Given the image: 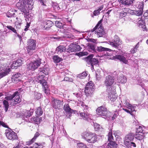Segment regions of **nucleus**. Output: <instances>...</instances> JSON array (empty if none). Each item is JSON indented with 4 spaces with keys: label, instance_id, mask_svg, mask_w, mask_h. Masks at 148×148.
Masks as SVG:
<instances>
[{
    "label": "nucleus",
    "instance_id": "obj_1",
    "mask_svg": "<svg viewBox=\"0 0 148 148\" xmlns=\"http://www.w3.org/2000/svg\"><path fill=\"white\" fill-rule=\"evenodd\" d=\"M27 2L25 0H19V1L16 4V7L22 12L25 17H27L29 14V9Z\"/></svg>",
    "mask_w": 148,
    "mask_h": 148
},
{
    "label": "nucleus",
    "instance_id": "obj_2",
    "mask_svg": "<svg viewBox=\"0 0 148 148\" xmlns=\"http://www.w3.org/2000/svg\"><path fill=\"white\" fill-rule=\"evenodd\" d=\"M19 95L18 91H16L13 95L6 96L5 99L8 101L11 105L14 106L20 102Z\"/></svg>",
    "mask_w": 148,
    "mask_h": 148
},
{
    "label": "nucleus",
    "instance_id": "obj_3",
    "mask_svg": "<svg viewBox=\"0 0 148 148\" xmlns=\"http://www.w3.org/2000/svg\"><path fill=\"white\" fill-rule=\"evenodd\" d=\"M82 138L89 143H94L97 141V136L95 133L84 132L82 135Z\"/></svg>",
    "mask_w": 148,
    "mask_h": 148
},
{
    "label": "nucleus",
    "instance_id": "obj_4",
    "mask_svg": "<svg viewBox=\"0 0 148 148\" xmlns=\"http://www.w3.org/2000/svg\"><path fill=\"white\" fill-rule=\"evenodd\" d=\"M36 41L35 40L29 39L27 41V52L29 55H32L35 52L36 48Z\"/></svg>",
    "mask_w": 148,
    "mask_h": 148
},
{
    "label": "nucleus",
    "instance_id": "obj_5",
    "mask_svg": "<svg viewBox=\"0 0 148 148\" xmlns=\"http://www.w3.org/2000/svg\"><path fill=\"white\" fill-rule=\"evenodd\" d=\"M97 114L103 117L106 118L108 117L109 112L107 108L104 106H101L97 108L96 110Z\"/></svg>",
    "mask_w": 148,
    "mask_h": 148
},
{
    "label": "nucleus",
    "instance_id": "obj_6",
    "mask_svg": "<svg viewBox=\"0 0 148 148\" xmlns=\"http://www.w3.org/2000/svg\"><path fill=\"white\" fill-rule=\"evenodd\" d=\"M128 54L127 53L124 54L120 53L119 54L118 53L117 55H116L115 56H114V59H118L120 62H122L125 64H127L128 62L126 58L128 57Z\"/></svg>",
    "mask_w": 148,
    "mask_h": 148
},
{
    "label": "nucleus",
    "instance_id": "obj_7",
    "mask_svg": "<svg viewBox=\"0 0 148 148\" xmlns=\"http://www.w3.org/2000/svg\"><path fill=\"white\" fill-rule=\"evenodd\" d=\"M108 140L109 143L108 144V148H117V144L114 140L112 132L108 134Z\"/></svg>",
    "mask_w": 148,
    "mask_h": 148
},
{
    "label": "nucleus",
    "instance_id": "obj_8",
    "mask_svg": "<svg viewBox=\"0 0 148 148\" xmlns=\"http://www.w3.org/2000/svg\"><path fill=\"white\" fill-rule=\"evenodd\" d=\"M109 42V44L112 47L116 48L122 44L121 41L119 39V37L116 35L114 36L112 41H110Z\"/></svg>",
    "mask_w": 148,
    "mask_h": 148
},
{
    "label": "nucleus",
    "instance_id": "obj_9",
    "mask_svg": "<svg viewBox=\"0 0 148 148\" xmlns=\"http://www.w3.org/2000/svg\"><path fill=\"white\" fill-rule=\"evenodd\" d=\"M114 77L112 76L108 75L106 76L104 82V84L106 87L112 86L114 82Z\"/></svg>",
    "mask_w": 148,
    "mask_h": 148
},
{
    "label": "nucleus",
    "instance_id": "obj_10",
    "mask_svg": "<svg viewBox=\"0 0 148 148\" xmlns=\"http://www.w3.org/2000/svg\"><path fill=\"white\" fill-rule=\"evenodd\" d=\"M6 135L8 139L12 140L17 139V135L14 132L8 130H6Z\"/></svg>",
    "mask_w": 148,
    "mask_h": 148
},
{
    "label": "nucleus",
    "instance_id": "obj_11",
    "mask_svg": "<svg viewBox=\"0 0 148 148\" xmlns=\"http://www.w3.org/2000/svg\"><path fill=\"white\" fill-rule=\"evenodd\" d=\"M93 56V54L89 55L88 56L86 59V60L87 63L93 66L97 64L98 63V60L95 58H92V57Z\"/></svg>",
    "mask_w": 148,
    "mask_h": 148
},
{
    "label": "nucleus",
    "instance_id": "obj_12",
    "mask_svg": "<svg viewBox=\"0 0 148 148\" xmlns=\"http://www.w3.org/2000/svg\"><path fill=\"white\" fill-rule=\"evenodd\" d=\"M131 11H132L129 8H122L119 10V18H122L123 17H125L127 15L128 13L130 12Z\"/></svg>",
    "mask_w": 148,
    "mask_h": 148
},
{
    "label": "nucleus",
    "instance_id": "obj_13",
    "mask_svg": "<svg viewBox=\"0 0 148 148\" xmlns=\"http://www.w3.org/2000/svg\"><path fill=\"white\" fill-rule=\"evenodd\" d=\"M79 113L80 116L81 117V119H83L87 121H89L92 119V115L91 114L88 113L84 111V112H80Z\"/></svg>",
    "mask_w": 148,
    "mask_h": 148
},
{
    "label": "nucleus",
    "instance_id": "obj_14",
    "mask_svg": "<svg viewBox=\"0 0 148 148\" xmlns=\"http://www.w3.org/2000/svg\"><path fill=\"white\" fill-rule=\"evenodd\" d=\"M103 51H108L110 53H107V55L109 56L111 55L113 53L112 52H115V51L103 47L102 46L97 47L96 48V53H97V52H100Z\"/></svg>",
    "mask_w": 148,
    "mask_h": 148
},
{
    "label": "nucleus",
    "instance_id": "obj_15",
    "mask_svg": "<svg viewBox=\"0 0 148 148\" xmlns=\"http://www.w3.org/2000/svg\"><path fill=\"white\" fill-rule=\"evenodd\" d=\"M23 60L22 58H20L16 61H14L11 65V68L16 69L18 67L21 65L23 63Z\"/></svg>",
    "mask_w": 148,
    "mask_h": 148
},
{
    "label": "nucleus",
    "instance_id": "obj_16",
    "mask_svg": "<svg viewBox=\"0 0 148 148\" xmlns=\"http://www.w3.org/2000/svg\"><path fill=\"white\" fill-rule=\"evenodd\" d=\"M38 75V76L37 77L38 82L41 84L42 86L45 85L47 84V82L46 80L44 79L45 77V75L43 74H42L39 73Z\"/></svg>",
    "mask_w": 148,
    "mask_h": 148
},
{
    "label": "nucleus",
    "instance_id": "obj_17",
    "mask_svg": "<svg viewBox=\"0 0 148 148\" xmlns=\"http://www.w3.org/2000/svg\"><path fill=\"white\" fill-rule=\"evenodd\" d=\"M52 102V106L54 109H58L60 108L62 103L60 100L54 99Z\"/></svg>",
    "mask_w": 148,
    "mask_h": 148
},
{
    "label": "nucleus",
    "instance_id": "obj_18",
    "mask_svg": "<svg viewBox=\"0 0 148 148\" xmlns=\"http://www.w3.org/2000/svg\"><path fill=\"white\" fill-rule=\"evenodd\" d=\"M87 47L88 50L92 53H96V45L91 42L88 43Z\"/></svg>",
    "mask_w": 148,
    "mask_h": 148
},
{
    "label": "nucleus",
    "instance_id": "obj_19",
    "mask_svg": "<svg viewBox=\"0 0 148 148\" xmlns=\"http://www.w3.org/2000/svg\"><path fill=\"white\" fill-rule=\"evenodd\" d=\"M95 33L97 34L98 37H102L104 35V32L102 23L98 27L97 29L95 31Z\"/></svg>",
    "mask_w": 148,
    "mask_h": 148
},
{
    "label": "nucleus",
    "instance_id": "obj_20",
    "mask_svg": "<svg viewBox=\"0 0 148 148\" xmlns=\"http://www.w3.org/2000/svg\"><path fill=\"white\" fill-rule=\"evenodd\" d=\"M123 103L124 106L127 107L128 109L131 110L132 112L135 111V107L130 104L129 103V100H125L123 101Z\"/></svg>",
    "mask_w": 148,
    "mask_h": 148
},
{
    "label": "nucleus",
    "instance_id": "obj_21",
    "mask_svg": "<svg viewBox=\"0 0 148 148\" xmlns=\"http://www.w3.org/2000/svg\"><path fill=\"white\" fill-rule=\"evenodd\" d=\"M53 25V23L52 21L48 20L44 23V27L45 29L48 30Z\"/></svg>",
    "mask_w": 148,
    "mask_h": 148
},
{
    "label": "nucleus",
    "instance_id": "obj_22",
    "mask_svg": "<svg viewBox=\"0 0 148 148\" xmlns=\"http://www.w3.org/2000/svg\"><path fill=\"white\" fill-rule=\"evenodd\" d=\"M134 134L132 133H130L127 135L125 137L126 141L129 142L132 141L134 138Z\"/></svg>",
    "mask_w": 148,
    "mask_h": 148
},
{
    "label": "nucleus",
    "instance_id": "obj_23",
    "mask_svg": "<svg viewBox=\"0 0 148 148\" xmlns=\"http://www.w3.org/2000/svg\"><path fill=\"white\" fill-rule=\"evenodd\" d=\"M49 69L48 67L44 66L43 68L40 69L39 70V73L42 74H44L45 75H47L49 74Z\"/></svg>",
    "mask_w": 148,
    "mask_h": 148
},
{
    "label": "nucleus",
    "instance_id": "obj_24",
    "mask_svg": "<svg viewBox=\"0 0 148 148\" xmlns=\"http://www.w3.org/2000/svg\"><path fill=\"white\" fill-rule=\"evenodd\" d=\"M94 91L93 88H85L84 92L86 95L87 97L91 96L93 93Z\"/></svg>",
    "mask_w": 148,
    "mask_h": 148
},
{
    "label": "nucleus",
    "instance_id": "obj_25",
    "mask_svg": "<svg viewBox=\"0 0 148 148\" xmlns=\"http://www.w3.org/2000/svg\"><path fill=\"white\" fill-rule=\"evenodd\" d=\"M11 71L10 68H8L4 70L3 71H2L0 73V79L3 77L8 75L9 73Z\"/></svg>",
    "mask_w": 148,
    "mask_h": 148
},
{
    "label": "nucleus",
    "instance_id": "obj_26",
    "mask_svg": "<svg viewBox=\"0 0 148 148\" xmlns=\"http://www.w3.org/2000/svg\"><path fill=\"white\" fill-rule=\"evenodd\" d=\"M16 12L17 11L15 10L14 9H11L7 13L6 16L9 18L14 17L15 14L14 12Z\"/></svg>",
    "mask_w": 148,
    "mask_h": 148
},
{
    "label": "nucleus",
    "instance_id": "obj_27",
    "mask_svg": "<svg viewBox=\"0 0 148 148\" xmlns=\"http://www.w3.org/2000/svg\"><path fill=\"white\" fill-rule=\"evenodd\" d=\"M66 49V48L64 46L60 45L56 48V51L57 53H61L65 52Z\"/></svg>",
    "mask_w": 148,
    "mask_h": 148
},
{
    "label": "nucleus",
    "instance_id": "obj_28",
    "mask_svg": "<svg viewBox=\"0 0 148 148\" xmlns=\"http://www.w3.org/2000/svg\"><path fill=\"white\" fill-rule=\"evenodd\" d=\"M39 134L38 132H36L35 134L34 137L31 139V140L29 141H27L26 143V144L28 145H30L31 144L34 143L36 140L37 137L39 136Z\"/></svg>",
    "mask_w": 148,
    "mask_h": 148
},
{
    "label": "nucleus",
    "instance_id": "obj_29",
    "mask_svg": "<svg viewBox=\"0 0 148 148\" xmlns=\"http://www.w3.org/2000/svg\"><path fill=\"white\" fill-rule=\"evenodd\" d=\"M45 144V142L35 143L33 145V147L34 148H43Z\"/></svg>",
    "mask_w": 148,
    "mask_h": 148
},
{
    "label": "nucleus",
    "instance_id": "obj_30",
    "mask_svg": "<svg viewBox=\"0 0 148 148\" xmlns=\"http://www.w3.org/2000/svg\"><path fill=\"white\" fill-rule=\"evenodd\" d=\"M117 80L119 83L122 84L125 83L127 81L126 78L123 75H121L118 77Z\"/></svg>",
    "mask_w": 148,
    "mask_h": 148
},
{
    "label": "nucleus",
    "instance_id": "obj_31",
    "mask_svg": "<svg viewBox=\"0 0 148 148\" xmlns=\"http://www.w3.org/2000/svg\"><path fill=\"white\" fill-rule=\"evenodd\" d=\"M106 87L107 88V91L108 93V95L115 94L116 91L114 89L112 88V86Z\"/></svg>",
    "mask_w": 148,
    "mask_h": 148
},
{
    "label": "nucleus",
    "instance_id": "obj_32",
    "mask_svg": "<svg viewBox=\"0 0 148 148\" xmlns=\"http://www.w3.org/2000/svg\"><path fill=\"white\" fill-rule=\"evenodd\" d=\"M56 26L60 28H62L63 26L65 25V23L63 22L62 21H56L55 22Z\"/></svg>",
    "mask_w": 148,
    "mask_h": 148
},
{
    "label": "nucleus",
    "instance_id": "obj_33",
    "mask_svg": "<svg viewBox=\"0 0 148 148\" xmlns=\"http://www.w3.org/2000/svg\"><path fill=\"white\" fill-rule=\"evenodd\" d=\"M77 112H78L76 111H67L65 112L64 113V114L66 118H70L72 116V113L75 114L77 113V114H78Z\"/></svg>",
    "mask_w": 148,
    "mask_h": 148
},
{
    "label": "nucleus",
    "instance_id": "obj_34",
    "mask_svg": "<svg viewBox=\"0 0 148 148\" xmlns=\"http://www.w3.org/2000/svg\"><path fill=\"white\" fill-rule=\"evenodd\" d=\"M103 5H102L100 6L98 8L94 10L93 12V14L94 16H97L99 15L100 13V11L103 9Z\"/></svg>",
    "mask_w": 148,
    "mask_h": 148
},
{
    "label": "nucleus",
    "instance_id": "obj_35",
    "mask_svg": "<svg viewBox=\"0 0 148 148\" xmlns=\"http://www.w3.org/2000/svg\"><path fill=\"white\" fill-rule=\"evenodd\" d=\"M52 59L55 63H58L62 61V59L58 56H54L53 57Z\"/></svg>",
    "mask_w": 148,
    "mask_h": 148
},
{
    "label": "nucleus",
    "instance_id": "obj_36",
    "mask_svg": "<svg viewBox=\"0 0 148 148\" xmlns=\"http://www.w3.org/2000/svg\"><path fill=\"white\" fill-rule=\"evenodd\" d=\"M34 64V66L35 67L36 69H37L41 63V60L39 59L34 61V62H32Z\"/></svg>",
    "mask_w": 148,
    "mask_h": 148
},
{
    "label": "nucleus",
    "instance_id": "obj_37",
    "mask_svg": "<svg viewBox=\"0 0 148 148\" xmlns=\"http://www.w3.org/2000/svg\"><path fill=\"white\" fill-rule=\"evenodd\" d=\"M132 10V11H131L130 13H132L133 14L135 15L138 16L142 15L143 12L142 10H139L136 11H133V10Z\"/></svg>",
    "mask_w": 148,
    "mask_h": 148
},
{
    "label": "nucleus",
    "instance_id": "obj_38",
    "mask_svg": "<svg viewBox=\"0 0 148 148\" xmlns=\"http://www.w3.org/2000/svg\"><path fill=\"white\" fill-rule=\"evenodd\" d=\"M27 69L28 70H31L32 71H34L36 69L35 67L34 66V64L32 62L30 63L27 65Z\"/></svg>",
    "mask_w": 148,
    "mask_h": 148
},
{
    "label": "nucleus",
    "instance_id": "obj_39",
    "mask_svg": "<svg viewBox=\"0 0 148 148\" xmlns=\"http://www.w3.org/2000/svg\"><path fill=\"white\" fill-rule=\"evenodd\" d=\"M64 110L65 112L67 111H76V110L72 109L68 104H65L64 106Z\"/></svg>",
    "mask_w": 148,
    "mask_h": 148
},
{
    "label": "nucleus",
    "instance_id": "obj_40",
    "mask_svg": "<svg viewBox=\"0 0 148 148\" xmlns=\"http://www.w3.org/2000/svg\"><path fill=\"white\" fill-rule=\"evenodd\" d=\"M72 47L73 48L74 52L78 51L82 49L80 46L78 45L73 44Z\"/></svg>",
    "mask_w": 148,
    "mask_h": 148
},
{
    "label": "nucleus",
    "instance_id": "obj_41",
    "mask_svg": "<svg viewBox=\"0 0 148 148\" xmlns=\"http://www.w3.org/2000/svg\"><path fill=\"white\" fill-rule=\"evenodd\" d=\"M85 88L94 89L95 86H94L93 84L91 81L89 82L86 85Z\"/></svg>",
    "mask_w": 148,
    "mask_h": 148
},
{
    "label": "nucleus",
    "instance_id": "obj_42",
    "mask_svg": "<svg viewBox=\"0 0 148 148\" xmlns=\"http://www.w3.org/2000/svg\"><path fill=\"white\" fill-rule=\"evenodd\" d=\"M64 32L66 37L72 39L74 38V36L71 33L66 31H65Z\"/></svg>",
    "mask_w": 148,
    "mask_h": 148
},
{
    "label": "nucleus",
    "instance_id": "obj_43",
    "mask_svg": "<svg viewBox=\"0 0 148 148\" xmlns=\"http://www.w3.org/2000/svg\"><path fill=\"white\" fill-rule=\"evenodd\" d=\"M135 137L138 140H142L143 138L144 135L143 133L142 134L137 133L136 134Z\"/></svg>",
    "mask_w": 148,
    "mask_h": 148
},
{
    "label": "nucleus",
    "instance_id": "obj_44",
    "mask_svg": "<svg viewBox=\"0 0 148 148\" xmlns=\"http://www.w3.org/2000/svg\"><path fill=\"white\" fill-rule=\"evenodd\" d=\"M43 88L44 89V92L47 95L49 94L50 93V90L47 84L45 85H43L42 86Z\"/></svg>",
    "mask_w": 148,
    "mask_h": 148
},
{
    "label": "nucleus",
    "instance_id": "obj_45",
    "mask_svg": "<svg viewBox=\"0 0 148 148\" xmlns=\"http://www.w3.org/2000/svg\"><path fill=\"white\" fill-rule=\"evenodd\" d=\"M102 22V19H101L100 21H99L98 23L97 24L96 26L95 27L93 28V29H91V32H93L94 31H95L96 30H97L98 27L101 24V23Z\"/></svg>",
    "mask_w": 148,
    "mask_h": 148
},
{
    "label": "nucleus",
    "instance_id": "obj_46",
    "mask_svg": "<svg viewBox=\"0 0 148 148\" xmlns=\"http://www.w3.org/2000/svg\"><path fill=\"white\" fill-rule=\"evenodd\" d=\"M3 103L4 107L5 108V110L6 112L8 111L9 106L8 102L7 101L5 100L3 101Z\"/></svg>",
    "mask_w": 148,
    "mask_h": 148
},
{
    "label": "nucleus",
    "instance_id": "obj_47",
    "mask_svg": "<svg viewBox=\"0 0 148 148\" xmlns=\"http://www.w3.org/2000/svg\"><path fill=\"white\" fill-rule=\"evenodd\" d=\"M42 113L43 111L41 108L40 107H38L36 111V114L38 116H40L42 114Z\"/></svg>",
    "mask_w": 148,
    "mask_h": 148
},
{
    "label": "nucleus",
    "instance_id": "obj_48",
    "mask_svg": "<svg viewBox=\"0 0 148 148\" xmlns=\"http://www.w3.org/2000/svg\"><path fill=\"white\" fill-rule=\"evenodd\" d=\"M52 6L53 8L56 10H60V8L59 7V5L57 3L53 2H52Z\"/></svg>",
    "mask_w": 148,
    "mask_h": 148
},
{
    "label": "nucleus",
    "instance_id": "obj_49",
    "mask_svg": "<svg viewBox=\"0 0 148 148\" xmlns=\"http://www.w3.org/2000/svg\"><path fill=\"white\" fill-rule=\"evenodd\" d=\"M87 75V74L86 72H83L78 75L77 77L81 79H82L85 78Z\"/></svg>",
    "mask_w": 148,
    "mask_h": 148
},
{
    "label": "nucleus",
    "instance_id": "obj_50",
    "mask_svg": "<svg viewBox=\"0 0 148 148\" xmlns=\"http://www.w3.org/2000/svg\"><path fill=\"white\" fill-rule=\"evenodd\" d=\"M34 99L37 100H38L41 98V94L37 92H35L34 93Z\"/></svg>",
    "mask_w": 148,
    "mask_h": 148
},
{
    "label": "nucleus",
    "instance_id": "obj_51",
    "mask_svg": "<svg viewBox=\"0 0 148 148\" xmlns=\"http://www.w3.org/2000/svg\"><path fill=\"white\" fill-rule=\"evenodd\" d=\"M139 42H138L135 46V47L133 49H132L130 51V53L132 54H134L137 51L138 48L139 47Z\"/></svg>",
    "mask_w": 148,
    "mask_h": 148
},
{
    "label": "nucleus",
    "instance_id": "obj_52",
    "mask_svg": "<svg viewBox=\"0 0 148 148\" xmlns=\"http://www.w3.org/2000/svg\"><path fill=\"white\" fill-rule=\"evenodd\" d=\"M108 98L111 101H114L116 99V97L114 94L108 95Z\"/></svg>",
    "mask_w": 148,
    "mask_h": 148
},
{
    "label": "nucleus",
    "instance_id": "obj_53",
    "mask_svg": "<svg viewBox=\"0 0 148 148\" xmlns=\"http://www.w3.org/2000/svg\"><path fill=\"white\" fill-rule=\"evenodd\" d=\"M113 3L112 4L113 6L120 5L121 3H120V1L119 0H113Z\"/></svg>",
    "mask_w": 148,
    "mask_h": 148
},
{
    "label": "nucleus",
    "instance_id": "obj_54",
    "mask_svg": "<svg viewBox=\"0 0 148 148\" xmlns=\"http://www.w3.org/2000/svg\"><path fill=\"white\" fill-rule=\"evenodd\" d=\"M27 113H25L24 114V116H25L26 118L29 117L33 114V112L32 111H27Z\"/></svg>",
    "mask_w": 148,
    "mask_h": 148
},
{
    "label": "nucleus",
    "instance_id": "obj_55",
    "mask_svg": "<svg viewBox=\"0 0 148 148\" xmlns=\"http://www.w3.org/2000/svg\"><path fill=\"white\" fill-rule=\"evenodd\" d=\"M136 128H137L136 130V133H143V127L141 126H138L137 127H136Z\"/></svg>",
    "mask_w": 148,
    "mask_h": 148
},
{
    "label": "nucleus",
    "instance_id": "obj_56",
    "mask_svg": "<svg viewBox=\"0 0 148 148\" xmlns=\"http://www.w3.org/2000/svg\"><path fill=\"white\" fill-rule=\"evenodd\" d=\"M77 147V148H87L86 145L83 143H78Z\"/></svg>",
    "mask_w": 148,
    "mask_h": 148
},
{
    "label": "nucleus",
    "instance_id": "obj_57",
    "mask_svg": "<svg viewBox=\"0 0 148 148\" xmlns=\"http://www.w3.org/2000/svg\"><path fill=\"white\" fill-rule=\"evenodd\" d=\"M143 2H141L139 3V4L138 5V9L139 10H142L143 11V8L144 6V4H143Z\"/></svg>",
    "mask_w": 148,
    "mask_h": 148
},
{
    "label": "nucleus",
    "instance_id": "obj_58",
    "mask_svg": "<svg viewBox=\"0 0 148 148\" xmlns=\"http://www.w3.org/2000/svg\"><path fill=\"white\" fill-rule=\"evenodd\" d=\"M72 46L73 44H70L69 46V48L67 49V51L69 53L74 52L73 48Z\"/></svg>",
    "mask_w": 148,
    "mask_h": 148
},
{
    "label": "nucleus",
    "instance_id": "obj_59",
    "mask_svg": "<svg viewBox=\"0 0 148 148\" xmlns=\"http://www.w3.org/2000/svg\"><path fill=\"white\" fill-rule=\"evenodd\" d=\"M6 27L8 29L11 30L13 32L16 34H17V32L16 31V30L12 26H6Z\"/></svg>",
    "mask_w": 148,
    "mask_h": 148
},
{
    "label": "nucleus",
    "instance_id": "obj_60",
    "mask_svg": "<svg viewBox=\"0 0 148 148\" xmlns=\"http://www.w3.org/2000/svg\"><path fill=\"white\" fill-rule=\"evenodd\" d=\"M21 76V74L19 73H17L12 76V77L14 79L18 78Z\"/></svg>",
    "mask_w": 148,
    "mask_h": 148
},
{
    "label": "nucleus",
    "instance_id": "obj_61",
    "mask_svg": "<svg viewBox=\"0 0 148 148\" xmlns=\"http://www.w3.org/2000/svg\"><path fill=\"white\" fill-rule=\"evenodd\" d=\"M22 20L21 19H20V22H16L15 23V25L16 27H18L19 28L21 27V24Z\"/></svg>",
    "mask_w": 148,
    "mask_h": 148
},
{
    "label": "nucleus",
    "instance_id": "obj_62",
    "mask_svg": "<svg viewBox=\"0 0 148 148\" xmlns=\"http://www.w3.org/2000/svg\"><path fill=\"white\" fill-rule=\"evenodd\" d=\"M4 27V25H3V24L0 23V33L3 32L2 30Z\"/></svg>",
    "mask_w": 148,
    "mask_h": 148
},
{
    "label": "nucleus",
    "instance_id": "obj_63",
    "mask_svg": "<svg viewBox=\"0 0 148 148\" xmlns=\"http://www.w3.org/2000/svg\"><path fill=\"white\" fill-rule=\"evenodd\" d=\"M123 110H124L126 112H127V113L130 114L131 115H133V114H132V112H133L134 111L132 112L131 110L130 111L126 109H124V108H123Z\"/></svg>",
    "mask_w": 148,
    "mask_h": 148
},
{
    "label": "nucleus",
    "instance_id": "obj_64",
    "mask_svg": "<svg viewBox=\"0 0 148 148\" xmlns=\"http://www.w3.org/2000/svg\"><path fill=\"white\" fill-rule=\"evenodd\" d=\"M38 1L43 5H45L46 0H38Z\"/></svg>",
    "mask_w": 148,
    "mask_h": 148
}]
</instances>
